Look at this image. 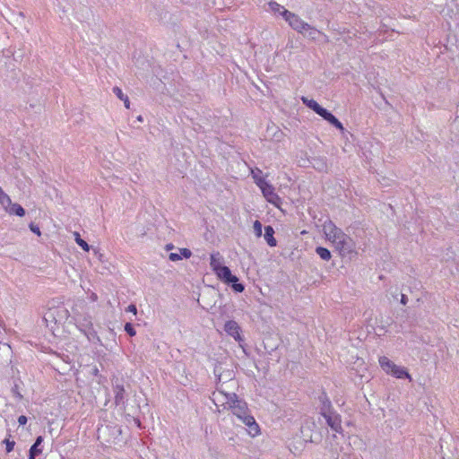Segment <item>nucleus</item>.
<instances>
[{
    "label": "nucleus",
    "mask_w": 459,
    "mask_h": 459,
    "mask_svg": "<svg viewBox=\"0 0 459 459\" xmlns=\"http://www.w3.org/2000/svg\"><path fill=\"white\" fill-rule=\"evenodd\" d=\"M179 253H170L169 255V259L172 262H177L184 258H190L192 255V252L188 248H179Z\"/></svg>",
    "instance_id": "nucleus-18"
},
{
    "label": "nucleus",
    "mask_w": 459,
    "mask_h": 459,
    "mask_svg": "<svg viewBox=\"0 0 459 459\" xmlns=\"http://www.w3.org/2000/svg\"><path fill=\"white\" fill-rule=\"evenodd\" d=\"M114 94L124 102L126 108H130V100L127 95L124 94L122 90L116 86L113 88Z\"/></svg>",
    "instance_id": "nucleus-27"
},
{
    "label": "nucleus",
    "mask_w": 459,
    "mask_h": 459,
    "mask_svg": "<svg viewBox=\"0 0 459 459\" xmlns=\"http://www.w3.org/2000/svg\"><path fill=\"white\" fill-rule=\"evenodd\" d=\"M302 102L310 109H312L315 113H316L318 116H321V114L324 112L325 108L321 107L315 100L308 99L307 97L301 98Z\"/></svg>",
    "instance_id": "nucleus-17"
},
{
    "label": "nucleus",
    "mask_w": 459,
    "mask_h": 459,
    "mask_svg": "<svg viewBox=\"0 0 459 459\" xmlns=\"http://www.w3.org/2000/svg\"><path fill=\"white\" fill-rule=\"evenodd\" d=\"M253 229L255 235L257 238H260L262 236V223L259 221H255L253 224Z\"/></svg>",
    "instance_id": "nucleus-33"
},
{
    "label": "nucleus",
    "mask_w": 459,
    "mask_h": 459,
    "mask_svg": "<svg viewBox=\"0 0 459 459\" xmlns=\"http://www.w3.org/2000/svg\"><path fill=\"white\" fill-rule=\"evenodd\" d=\"M316 253L324 261H329L332 257L331 252L327 248L323 247H317L316 248Z\"/></svg>",
    "instance_id": "nucleus-30"
},
{
    "label": "nucleus",
    "mask_w": 459,
    "mask_h": 459,
    "mask_svg": "<svg viewBox=\"0 0 459 459\" xmlns=\"http://www.w3.org/2000/svg\"><path fill=\"white\" fill-rule=\"evenodd\" d=\"M75 242L80 246L84 251L90 250V246L87 244L85 240L81 238L80 234L78 232H74Z\"/></svg>",
    "instance_id": "nucleus-32"
},
{
    "label": "nucleus",
    "mask_w": 459,
    "mask_h": 459,
    "mask_svg": "<svg viewBox=\"0 0 459 459\" xmlns=\"http://www.w3.org/2000/svg\"><path fill=\"white\" fill-rule=\"evenodd\" d=\"M286 19L285 21L289 23V25L298 31L299 33H303L306 28H308V23L304 22L299 15L294 13H285Z\"/></svg>",
    "instance_id": "nucleus-8"
},
{
    "label": "nucleus",
    "mask_w": 459,
    "mask_h": 459,
    "mask_svg": "<svg viewBox=\"0 0 459 459\" xmlns=\"http://www.w3.org/2000/svg\"><path fill=\"white\" fill-rule=\"evenodd\" d=\"M325 120L330 123L332 126L339 129L341 132L344 131L342 124L327 109H325L321 116Z\"/></svg>",
    "instance_id": "nucleus-14"
},
{
    "label": "nucleus",
    "mask_w": 459,
    "mask_h": 459,
    "mask_svg": "<svg viewBox=\"0 0 459 459\" xmlns=\"http://www.w3.org/2000/svg\"><path fill=\"white\" fill-rule=\"evenodd\" d=\"M214 374L218 379V382L221 383L222 381V375L221 373V367H215Z\"/></svg>",
    "instance_id": "nucleus-36"
},
{
    "label": "nucleus",
    "mask_w": 459,
    "mask_h": 459,
    "mask_svg": "<svg viewBox=\"0 0 459 459\" xmlns=\"http://www.w3.org/2000/svg\"><path fill=\"white\" fill-rule=\"evenodd\" d=\"M325 120L330 123L332 126L339 129L341 132L344 131L342 124L327 109H325L321 116Z\"/></svg>",
    "instance_id": "nucleus-15"
},
{
    "label": "nucleus",
    "mask_w": 459,
    "mask_h": 459,
    "mask_svg": "<svg viewBox=\"0 0 459 459\" xmlns=\"http://www.w3.org/2000/svg\"><path fill=\"white\" fill-rule=\"evenodd\" d=\"M225 378H228V379L231 380L232 379V373L229 371Z\"/></svg>",
    "instance_id": "nucleus-44"
},
{
    "label": "nucleus",
    "mask_w": 459,
    "mask_h": 459,
    "mask_svg": "<svg viewBox=\"0 0 459 459\" xmlns=\"http://www.w3.org/2000/svg\"><path fill=\"white\" fill-rule=\"evenodd\" d=\"M269 7H270V10L274 14H279V15L282 16L284 20L286 19L285 13H290V11H288L282 5H281L280 4H278L276 2H270Z\"/></svg>",
    "instance_id": "nucleus-23"
},
{
    "label": "nucleus",
    "mask_w": 459,
    "mask_h": 459,
    "mask_svg": "<svg viewBox=\"0 0 459 459\" xmlns=\"http://www.w3.org/2000/svg\"><path fill=\"white\" fill-rule=\"evenodd\" d=\"M173 248H174V246L171 243L170 244H167L166 247H165L166 250H171Z\"/></svg>",
    "instance_id": "nucleus-43"
},
{
    "label": "nucleus",
    "mask_w": 459,
    "mask_h": 459,
    "mask_svg": "<svg viewBox=\"0 0 459 459\" xmlns=\"http://www.w3.org/2000/svg\"><path fill=\"white\" fill-rule=\"evenodd\" d=\"M12 355L11 346L5 342H0V363L8 362Z\"/></svg>",
    "instance_id": "nucleus-19"
},
{
    "label": "nucleus",
    "mask_w": 459,
    "mask_h": 459,
    "mask_svg": "<svg viewBox=\"0 0 459 459\" xmlns=\"http://www.w3.org/2000/svg\"><path fill=\"white\" fill-rule=\"evenodd\" d=\"M319 399L321 402V407H320V414L321 415L333 411L331 402L325 394L321 395L319 397Z\"/></svg>",
    "instance_id": "nucleus-24"
},
{
    "label": "nucleus",
    "mask_w": 459,
    "mask_h": 459,
    "mask_svg": "<svg viewBox=\"0 0 459 459\" xmlns=\"http://www.w3.org/2000/svg\"><path fill=\"white\" fill-rule=\"evenodd\" d=\"M231 401V405L229 409L232 413L238 417L246 426L248 427V433L252 437H256L260 434V428L255 422V418L250 415L247 404L246 402L239 400L238 397Z\"/></svg>",
    "instance_id": "nucleus-1"
},
{
    "label": "nucleus",
    "mask_w": 459,
    "mask_h": 459,
    "mask_svg": "<svg viewBox=\"0 0 459 459\" xmlns=\"http://www.w3.org/2000/svg\"><path fill=\"white\" fill-rule=\"evenodd\" d=\"M126 311L131 312L134 315H135L137 313V308H136L135 305L131 304L127 307Z\"/></svg>",
    "instance_id": "nucleus-39"
},
{
    "label": "nucleus",
    "mask_w": 459,
    "mask_h": 459,
    "mask_svg": "<svg viewBox=\"0 0 459 459\" xmlns=\"http://www.w3.org/2000/svg\"><path fill=\"white\" fill-rule=\"evenodd\" d=\"M42 441H43V437L41 436H39L36 438L35 443L30 448L29 459H35L36 455L42 453V450L39 448V446H40Z\"/></svg>",
    "instance_id": "nucleus-22"
},
{
    "label": "nucleus",
    "mask_w": 459,
    "mask_h": 459,
    "mask_svg": "<svg viewBox=\"0 0 459 459\" xmlns=\"http://www.w3.org/2000/svg\"><path fill=\"white\" fill-rule=\"evenodd\" d=\"M30 230L32 232L36 233L38 236H40V234H41V232L39 230V228L37 225L33 224V223L30 224Z\"/></svg>",
    "instance_id": "nucleus-37"
},
{
    "label": "nucleus",
    "mask_w": 459,
    "mask_h": 459,
    "mask_svg": "<svg viewBox=\"0 0 459 459\" xmlns=\"http://www.w3.org/2000/svg\"><path fill=\"white\" fill-rule=\"evenodd\" d=\"M322 230L325 239L331 242L333 245L340 240L343 235H345L344 231L338 228L331 220H326L323 223Z\"/></svg>",
    "instance_id": "nucleus-4"
},
{
    "label": "nucleus",
    "mask_w": 459,
    "mask_h": 459,
    "mask_svg": "<svg viewBox=\"0 0 459 459\" xmlns=\"http://www.w3.org/2000/svg\"><path fill=\"white\" fill-rule=\"evenodd\" d=\"M4 443L5 444L6 446V452L7 453H10L13 450V447H14V441H11L9 439H4Z\"/></svg>",
    "instance_id": "nucleus-35"
},
{
    "label": "nucleus",
    "mask_w": 459,
    "mask_h": 459,
    "mask_svg": "<svg viewBox=\"0 0 459 459\" xmlns=\"http://www.w3.org/2000/svg\"><path fill=\"white\" fill-rule=\"evenodd\" d=\"M225 332L232 336L236 341L240 342L242 340L240 336V327L236 321L230 320L225 323Z\"/></svg>",
    "instance_id": "nucleus-12"
},
{
    "label": "nucleus",
    "mask_w": 459,
    "mask_h": 459,
    "mask_svg": "<svg viewBox=\"0 0 459 459\" xmlns=\"http://www.w3.org/2000/svg\"><path fill=\"white\" fill-rule=\"evenodd\" d=\"M325 120L330 123L332 126L339 129L341 132L344 131L342 124L327 109H325L321 116Z\"/></svg>",
    "instance_id": "nucleus-13"
},
{
    "label": "nucleus",
    "mask_w": 459,
    "mask_h": 459,
    "mask_svg": "<svg viewBox=\"0 0 459 459\" xmlns=\"http://www.w3.org/2000/svg\"><path fill=\"white\" fill-rule=\"evenodd\" d=\"M335 250L342 257L352 254L355 250V243L353 239L345 233L343 237L333 245Z\"/></svg>",
    "instance_id": "nucleus-6"
},
{
    "label": "nucleus",
    "mask_w": 459,
    "mask_h": 459,
    "mask_svg": "<svg viewBox=\"0 0 459 459\" xmlns=\"http://www.w3.org/2000/svg\"><path fill=\"white\" fill-rule=\"evenodd\" d=\"M210 266L212 270L216 273L220 268L224 266L223 264V257L219 252L212 253L210 257Z\"/></svg>",
    "instance_id": "nucleus-16"
},
{
    "label": "nucleus",
    "mask_w": 459,
    "mask_h": 459,
    "mask_svg": "<svg viewBox=\"0 0 459 459\" xmlns=\"http://www.w3.org/2000/svg\"><path fill=\"white\" fill-rule=\"evenodd\" d=\"M273 234H274V230L272 226L269 225L264 228V237L266 243L270 247H275L277 245V241L274 238Z\"/></svg>",
    "instance_id": "nucleus-21"
},
{
    "label": "nucleus",
    "mask_w": 459,
    "mask_h": 459,
    "mask_svg": "<svg viewBox=\"0 0 459 459\" xmlns=\"http://www.w3.org/2000/svg\"><path fill=\"white\" fill-rule=\"evenodd\" d=\"M12 392H13V395H14L17 399L21 400V399L22 398V394H21V393L19 392V390H18V386H17V385H15V386L12 389Z\"/></svg>",
    "instance_id": "nucleus-38"
},
{
    "label": "nucleus",
    "mask_w": 459,
    "mask_h": 459,
    "mask_svg": "<svg viewBox=\"0 0 459 459\" xmlns=\"http://www.w3.org/2000/svg\"><path fill=\"white\" fill-rule=\"evenodd\" d=\"M263 195L270 204H273L276 207H280L281 204V199L280 196L274 192V187L269 184L268 182L260 187Z\"/></svg>",
    "instance_id": "nucleus-9"
},
{
    "label": "nucleus",
    "mask_w": 459,
    "mask_h": 459,
    "mask_svg": "<svg viewBox=\"0 0 459 459\" xmlns=\"http://www.w3.org/2000/svg\"><path fill=\"white\" fill-rule=\"evenodd\" d=\"M113 391L115 394L114 399L116 405L125 408L126 403V390L123 384H121L118 379L113 383Z\"/></svg>",
    "instance_id": "nucleus-10"
},
{
    "label": "nucleus",
    "mask_w": 459,
    "mask_h": 459,
    "mask_svg": "<svg viewBox=\"0 0 459 459\" xmlns=\"http://www.w3.org/2000/svg\"><path fill=\"white\" fill-rule=\"evenodd\" d=\"M238 396L234 393H228L222 388V385H218L216 391L212 393V399L217 407L222 406L223 409H229L231 405L230 400H235Z\"/></svg>",
    "instance_id": "nucleus-3"
},
{
    "label": "nucleus",
    "mask_w": 459,
    "mask_h": 459,
    "mask_svg": "<svg viewBox=\"0 0 459 459\" xmlns=\"http://www.w3.org/2000/svg\"><path fill=\"white\" fill-rule=\"evenodd\" d=\"M305 37H307L311 39H316L321 32L316 28L312 27L308 24V28H306L304 32L302 33Z\"/></svg>",
    "instance_id": "nucleus-29"
},
{
    "label": "nucleus",
    "mask_w": 459,
    "mask_h": 459,
    "mask_svg": "<svg viewBox=\"0 0 459 459\" xmlns=\"http://www.w3.org/2000/svg\"><path fill=\"white\" fill-rule=\"evenodd\" d=\"M74 314V319L77 328L86 336L88 341L92 343L100 342V339L93 328L91 317L89 315L75 311Z\"/></svg>",
    "instance_id": "nucleus-2"
},
{
    "label": "nucleus",
    "mask_w": 459,
    "mask_h": 459,
    "mask_svg": "<svg viewBox=\"0 0 459 459\" xmlns=\"http://www.w3.org/2000/svg\"><path fill=\"white\" fill-rule=\"evenodd\" d=\"M322 416L325 419L327 425L335 432L342 431V420L341 417L334 411L327 412L325 414H322Z\"/></svg>",
    "instance_id": "nucleus-11"
},
{
    "label": "nucleus",
    "mask_w": 459,
    "mask_h": 459,
    "mask_svg": "<svg viewBox=\"0 0 459 459\" xmlns=\"http://www.w3.org/2000/svg\"><path fill=\"white\" fill-rule=\"evenodd\" d=\"M4 190L2 189V187L0 186V196L4 194Z\"/></svg>",
    "instance_id": "nucleus-45"
},
{
    "label": "nucleus",
    "mask_w": 459,
    "mask_h": 459,
    "mask_svg": "<svg viewBox=\"0 0 459 459\" xmlns=\"http://www.w3.org/2000/svg\"><path fill=\"white\" fill-rule=\"evenodd\" d=\"M27 417L24 416V415H21L19 418H18V423L20 425H25L27 423Z\"/></svg>",
    "instance_id": "nucleus-40"
},
{
    "label": "nucleus",
    "mask_w": 459,
    "mask_h": 459,
    "mask_svg": "<svg viewBox=\"0 0 459 459\" xmlns=\"http://www.w3.org/2000/svg\"><path fill=\"white\" fill-rule=\"evenodd\" d=\"M314 167H316L317 169H324L326 167V165L325 161L319 160L317 167L316 165H314Z\"/></svg>",
    "instance_id": "nucleus-41"
},
{
    "label": "nucleus",
    "mask_w": 459,
    "mask_h": 459,
    "mask_svg": "<svg viewBox=\"0 0 459 459\" xmlns=\"http://www.w3.org/2000/svg\"><path fill=\"white\" fill-rule=\"evenodd\" d=\"M407 302H408V298H407V296H406V295H404V294H402V296H401V303H402L403 305H406V304H407Z\"/></svg>",
    "instance_id": "nucleus-42"
},
{
    "label": "nucleus",
    "mask_w": 459,
    "mask_h": 459,
    "mask_svg": "<svg viewBox=\"0 0 459 459\" xmlns=\"http://www.w3.org/2000/svg\"><path fill=\"white\" fill-rule=\"evenodd\" d=\"M393 376L397 378H410V374L406 371V369L403 367L395 365L393 370L390 372Z\"/></svg>",
    "instance_id": "nucleus-25"
},
{
    "label": "nucleus",
    "mask_w": 459,
    "mask_h": 459,
    "mask_svg": "<svg viewBox=\"0 0 459 459\" xmlns=\"http://www.w3.org/2000/svg\"><path fill=\"white\" fill-rule=\"evenodd\" d=\"M0 204L2 205V207L6 211L9 206H11L12 204V200L10 198V196L4 193L1 196H0Z\"/></svg>",
    "instance_id": "nucleus-31"
},
{
    "label": "nucleus",
    "mask_w": 459,
    "mask_h": 459,
    "mask_svg": "<svg viewBox=\"0 0 459 459\" xmlns=\"http://www.w3.org/2000/svg\"><path fill=\"white\" fill-rule=\"evenodd\" d=\"M69 316V311L64 307H51L44 316V320L48 323H58L66 319Z\"/></svg>",
    "instance_id": "nucleus-7"
},
{
    "label": "nucleus",
    "mask_w": 459,
    "mask_h": 459,
    "mask_svg": "<svg viewBox=\"0 0 459 459\" xmlns=\"http://www.w3.org/2000/svg\"><path fill=\"white\" fill-rule=\"evenodd\" d=\"M137 120H138V121H143V117H142V116H139V117H137Z\"/></svg>",
    "instance_id": "nucleus-46"
},
{
    "label": "nucleus",
    "mask_w": 459,
    "mask_h": 459,
    "mask_svg": "<svg viewBox=\"0 0 459 459\" xmlns=\"http://www.w3.org/2000/svg\"><path fill=\"white\" fill-rule=\"evenodd\" d=\"M251 176L254 179V182L259 188L267 183L265 178L263 177V171L258 168L251 169Z\"/></svg>",
    "instance_id": "nucleus-20"
},
{
    "label": "nucleus",
    "mask_w": 459,
    "mask_h": 459,
    "mask_svg": "<svg viewBox=\"0 0 459 459\" xmlns=\"http://www.w3.org/2000/svg\"><path fill=\"white\" fill-rule=\"evenodd\" d=\"M125 331L130 335V336H134L136 332L133 326V325L131 323H126L125 325Z\"/></svg>",
    "instance_id": "nucleus-34"
},
{
    "label": "nucleus",
    "mask_w": 459,
    "mask_h": 459,
    "mask_svg": "<svg viewBox=\"0 0 459 459\" xmlns=\"http://www.w3.org/2000/svg\"><path fill=\"white\" fill-rule=\"evenodd\" d=\"M217 277L223 282L230 284L232 283V288L237 292H242L244 290V285L238 283V277L233 275L228 266H222L216 273Z\"/></svg>",
    "instance_id": "nucleus-5"
},
{
    "label": "nucleus",
    "mask_w": 459,
    "mask_h": 459,
    "mask_svg": "<svg viewBox=\"0 0 459 459\" xmlns=\"http://www.w3.org/2000/svg\"><path fill=\"white\" fill-rule=\"evenodd\" d=\"M379 364L386 373H390L395 366V364L385 356L379 358Z\"/></svg>",
    "instance_id": "nucleus-26"
},
{
    "label": "nucleus",
    "mask_w": 459,
    "mask_h": 459,
    "mask_svg": "<svg viewBox=\"0 0 459 459\" xmlns=\"http://www.w3.org/2000/svg\"><path fill=\"white\" fill-rule=\"evenodd\" d=\"M9 214H15L19 217H22L25 214L24 209L18 204H13L6 210Z\"/></svg>",
    "instance_id": "nucleus-28"
}]
</instances>
